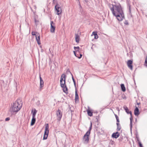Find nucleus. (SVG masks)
<instances>
[{"mask_svg":"<svg viewBox=\"0 0 147 147\" xmlns=\"http://www.w3.org/2000/svg\"><path fill=\"white\" fill-rule=\"evenodd\" d=\"M110 10L113 15L115 16L119 21H121L124 18L122 8L119 3L113 4L110 7Z\"/></svg>","mask_w":147,"mask_h":147,"instance_id":"obj_1","label":"nucleus"},{"mask_svg":"<svg viewBox=\"0 0 147 147\" xmlns=\"http://www.w3.org/2000/svg\"><path fill=\"white\" fill-rule=\"evenodd\" d=\"M19 101V100H17L13 102L10 110L11 113H16L20 110L22 105L21 104H20Z\"/></svg>","mask_w":147,"mask_h":147,"instance_id":"obj_2","label":"nucleus"},{"mask_svg":"<svg viewBox=\"0 0 147 147\" xmlns=\"http://www.w3.org/2000/svg\"><path fill=\"white\" fill-rule=\"evenodd\" d=\"M66 78V76L65 74H63L61 76L60 83L61 88H63L64 86L66 85L65 82Z\"/></svg>","mask_w":147,"mask_h":147,"instance_id":"obj_3","label":"nucleus"},{"mask_svg":"<svg viewBox=\"0 0 147 147\" xmlns=\"http://www.w3.org/2000/svg\"><path fill=\"white\" fill-rule=\"evenodd\" d=\"M49 125L48 124H47L45 125V130L43 138V140H46L47 139V138L49 132Z\"/></svg>","mask_w":147,"mask_h":147,"instance_id":"obj_4","label":"nucleus"},{"mask_svg":"<svg viewBox=\"0 0 147 147\" xmlns=\"http://www.w3.org/2000/svg\"><path fill=\"white\" fill-rule=\"evenodd\" d=\"M90 134V132L87 131L85 135L84 136L83 140L85 143H87L89 140V136Z\"/></svg>","mask_w":147,"mask_h":147,"instance_id":"obj_5","label":"nucleus"},{"mask_svg":"<svg viewBox=\"0 0 147 147\" xmlns=\"http://www.w3.org/2000/svg\"><path fill=\"white\" fill-rule=\"evenodd\" d=\"M55 9L56 11L57 12V14L59 15L61 13V9L59 5L57 4L55 6Z\"/></svg>","mask_w":147,"mask_h":147,"instance_id":"obj_6","label":"nucleus"},{"mask_svg":"<svg viewBox=\"0 0 147 147\" xmlns=\"http://www.w3.org/2000/svg\"><path fill=\"white\" fill-rule=\"evenodd\" d=\"M55 28V24L54 23L53 21H51V22L50 32L51 33H54Z\"/></svg>","mask_w":147,"mask_h":147,"instance_id":"obj_7","label":"nucleus"},{"mask_svg":"<svg viewBox=\"0 0 147 147\" xmlns=\"http://www.w3.org/2000/svg\"><path fill=\"white\" fill-rule=\"evenodd\" d=\"M56 115H57V119L59 121H60L61 118L62 113L59 109H58L57 111Z\"/></svg>","mask_w":147,"mask_h":147,"instance_id":"obj_8","label":"nucleus"},{"mask_svg":"<svg viewBox=\"0 0 147 147\" xmlns=\"http://www.w3.org/2000/svg\"><path fill=\"white\" fill-rule=\"evenodd\" d=\"M133 61L129 60L127 61V65L128 67L131 70L133 69Z\"/></svg>","mask_w":147,"mask_h":147,"instance_id":"obj_9","label":"nucleus"},{"mask_svg":"<svg viewBox=\"0 0 147 147\" xmlns=\"http://www.w3.org/2000/svg\"><path fill=\"white\" fill-rule=\"evenodd\" d=\"M87 113L88 116L90 117H92L93 115V111L89 107H88V109L86 111Z\"/></svg>","mask_w":147,"mask_h":147,"instance_id":"obj_10","label":"nucleus"},{"mask_svg":"<svg viewBox=\"0 0 147 147\" xmlns=\"http://www.w3.org/2000/svg\"><path fill=\"white\" fill-rule=\"evenodd\" d=\"M123 108L125 110L126 112L127 113V114H130L131 116V118H130V119L131 120V117L132 115V112L131 111H129V110L128 109L127 107L126 106H124L123 107Z\"/></svg>","mask_w":147,"mask_h":147,"instance_id":"obj_11","label":"nucleus"},{"mask_svg":"<svg viewBox=\"0 0 147 147\" xmlns=\"http://www.w3.org/2000/svg\"><path fill=\"white\" fill-rule=\"evenodd\" d=\"M120 136V134L118 132L113 133L112 135L111 136L113 138L116 139L118 138Z\"/></svg>","mask_w":147,"mask_h":147,"instance_id":"obj_12","label":"nucleus"},{"mask_svg":"<svg viewBox=\"0 0 147 147\" xmlns=\"http://www.w3.org/2000/svg\"><path fill=\"white\" fill-rule=\"evenodd\" d=\"M74 54L76 57L79 59L82 56V55L81 54L79 51L75 52L74 51Z\"/></svg>","mask_w":147,"mask_h":147,"instance_id":"obj_13","label":"nucleus"},{"mask_svg":"<svg viewBox=\"0 0 147 147\" xmlns=\"http://www.w3.org/2000/svg\"><path fill=\"white\" fill-rule=\"evenodd\" d=\"M75 38L76 42L77 43H79L80 39V36L78 34H76Z\"/></svg>","mask_w":147,"mask_h":147,"instance_id":"obj_14","label":"nucleus"},{"mask_svg":"<svg viewBox=\"0 0 147 147\" xmlns=\"http://www.w3.org/2000/svg\"><path fill=\"white\" fill-rule=\"evenodd\" d=\"M39 78L40 79V88H41L44 86V82L40 76V75Z\"/></svg>","mask_w":147,"mask_h":147,"instance_id":"obj_15","label":"nucleus"},{"mask_svg":"<svg viewBox=\"0 0 147 147\" xmlns=\"http://www.w3.org/2000/svg\"><path fill=\"white\" fill-rule=\"evenodd\" d=\"M36 37L37 43L39 45H40L41 44V43L40 42V35H38V34L36 36Z\"/></svg>","mask_w":147,"mask_h":147,"instance_id":"obj_16","label":"nucleus"},{"mask_svg":"<svg viewBox=\"0 0 147 147\" xmlns=\"http://www.w3.org/2000/svg\"><path fill=\"white\" fill-rule=\"evenodd\" d=\"M134 115L136 116H138L139 114V110L138 107H136L134 111Z\"/></svg>","mask_w":147,"mask_h":147,"instance_id":"obj_17","label":"nucleus"},{"mask_svg":"<svg viewBox=\"0 0 147 147\" xmlns=\"http://www.w3.org/2000/svg\"><path fill=\"white\" fill-rule=\"evenodd\" d=\"M93 35H94V38L95 39H97L98 38V36L97 35V32H92V34L91 35V36H92Z\"/></svg>","mask_w":147,"mask_h":147,"instance_id":"obj_18","label":"nucleus"},{"mask_svg":"<svg viewBox=\"0 0 147 147\" xmlns=\"http://www.w3.org/2000/svg\"><path fill=\"white\" fill-rule=\"evenodd\" d=\"M79 97L78 95V93H77L76 90L75 91V101L76 102L77 101H78Z\"/></svg>","mask_w":147,"mask_h":147,"instance_id":"obj_19","label":"nucleus"},{"mask_svg":"<svg viewBox=\"0 0 147 147\" xmlns=\"http://www.w3.org/2000/svg\"><path fill=\"white\" fill-rule=\"evenodd\" d=\"M36 121V119L35 118V117H32V119L31 120V125L32 126L33 125L35 122Z\"/></svg>","mask_w":147,"mask_h":147,"instance_id":"obj_20","label":"nucleus"},{"mask_svg":"<svg viewBox=\"0 0 147 147\" xmlns=\"http://www.w3.org/2000/svg\"><path fill=\"white\" fill-rule=\"evenodd\" d=\"M62 88H63V92L65 93H67V88L66 85L64 86V87Z\"/></svg>","mask_w":147,"mask_h":147,"instance_id":"obj_21","label":"nucleus"},{"mask_svg":"<svg viewBox=\"0 0 147 147\" xmlns=\"http://www.w3.org/2000/svg\"><path fill=\"white\" fill-rule=\"evenodd\" d=\"M117 131H120L121 128L120 125L119 124V123H117Z\"/></svg>","mask_w":147,"mask_h":147,"instance_id":"obj_22","label":"nucleus"},{"mask_svg":"<svg viewBox=\"0 0 147 147\" xmlns=\"http://www.w3.org/2000/svg\"><path fill=\"white\" fill-rule=\"evenodd\" d=\"M121 87L122 90L123 92H125V88L124 84H122L121 85Z\"/></svg>","mask_w":147,"mask_h":147,"instance_id":"obj_23","label":"nucleus"},{"mask_svg":"<svg viewBox=\"0 0 147 147\" xmlns=\"http://www.w3.org/2000/svg\"><path fill=\"white\" fill-rule=\"evenodd\" d=\"M37 111L36 109H35L34 112L32 113V117H35L36 114V113Z\"/></svg>","mask_w":147,"mask_h":147,"instance_id":"obj_24","label":"nucleus"},{"mask_svg":"<svg viewBox=\"0 0 147 147\" xmlns=\"http://www.w3.org/2000/svg\"><path fill=\"white\" fill-rule=\"evenodd\" d=\"M79 47H74V49L75 50V52H76L77 51V52L79 51Z\"/></svg>","mask_w":147,"mask_h":147,"instance_id":"obj_25","label":"nucleus"},{"mask_svg":"<svg viewBox=\"0 0 147 147\" xmlns=\"http://www.w3.org/2000/svg\"><path fill=\"white\" fill-rule=\"evenodd\" d=\"M115 115L117 123H119V121L118 116L116 115Z\"/></svg>","mask_w":147,"mask_h":147,"instance_id":"obj_26","label":"nucleus"},{"mask_svg":"<svg viewBox=\"0 0 147 147\" xmlns=\"http://www.w3.org/2000/svg\"><path fill=\"white\" fill-rule=\"evenodd\" d=\"M92 129V123H91L90 124V127L88 131H89L90 132V131L91 130V129Z\"/></svg>","mask_w":147,"mask_h":147,"instance_id":"obj_27","label":"nucleus"},{"mask_svg":"<svg viewBox=\"0 0 147 147\" xmlns=\"http://www.w3.org/2000/svg\"><path fill=\"white\" fill-rule=\"evenodd\" d=\"M67 73H69L70 74H71V76H72V79L73 81H74V76H73L72 74L71 73V72L69 71L68 70H67Z\"/></svg>","mask_w":147,"mask_h":147,"instance_id":"obj_28","label":"nucleus"},{"mask_svg":"<svg viewBox=\"0 0 147 147\" xmlns=\"http://www.w3.org/2000/svg\"><path fill=\"white\" fill-rule=\"evenodd\" d=\"M144 65L145 66L147 67V57H146V60H145V63H144Z\"/></svg>","mask_w":147,"mask_h":147,"instance_id":"obj_29","label":"nucleus"},{"mask_svg":"<svg viewBox=\"0 0 147 147\" xmlns=\"http://www.w3.org/2000/svg\"><path fill=\"white\" fill-rule=\"evenodd\" d=\"M32 35H36V32H32Z\"/></svg>","mask_w":147,"mask_h":147,"instance_id":"obj_30","label":"nucleus"},{"mask_svg":"<svg viewBox=\"0 0 147 147\" xmlns=\"http://www.w3.org/2000/svg\"><path fill=\"white\" fill-rule=\"evenodd\" d=\"M138 144H139L140 147H143L142 144L140 142H138Z\"/></svg>","mask_w":147,"mask_h":147,"instance_id":"obj_31","label":"nucleus"},{"mask_svg":"<svg viewBox=\"0 0 147 147\" xmlns=\"http://www.w3.org/2000/svg\"><path fill=\"white\" fill-rule=\"evenodd\" d=\"M10 119V118L9 117H7L5 119V121H8Z\"/></svg>","mask_w":147,"mask_h":147,"instance_id":"obj_32","label":"nucleus"},{"mask_svg":"<svg viewBox=\"0 0 147 147\" xmlns=\"http://www.w3.org/2000/svg\"><path fill=\"white\" fill-rule=\"evenodd\" d=\"M53 3H55V0H53Z\"/></svg>","mask_w":147,"mask_h":147,"instance_id":"obj_33","label":"nucleus"},{"mask_svg":"<svg viewBox=\"0 0 147 147\" xmlns=\"http://www.w3.org/2000/svg\"><path fill=\"white\" fill-rule=\"evenodd\" d=\"M18 100L19 101V102L20 104L21 103H20L21 102H20V100Z\"/></svg>","mask_w":147,"mask_h":147,"instance_id":"obj_34","label":"nucleus"},{"mask_svg":"<svg viewBox=\"0 0 147 147\" xmlns=\"http://www.w3.org/2000/svg\"><path fill=\"white\" fill-rule=\"evenodd\" d=\"M74 84L75 85V82L74 81Z\"/></svg>","mask_w":147,"mask_h":147,"instance_id":"obj_35","label":"nucleus"}]
</instances>
